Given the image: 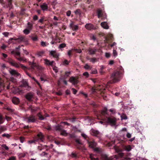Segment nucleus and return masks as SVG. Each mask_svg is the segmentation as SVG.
Instances as JSON below:
<instances>
[{
	"label": "nucleus",
	"mask_w": 160,
	"mask_h": 160,
	"mask_svg": "<svg viewBox=\"0 0 160 160\" xmlns=\"http://www.w3.org/2000/svg\"><path fill=\"white\" fill-rule=\"evenodd\" d=\"M107 112V108L104 107L98 115V118L109 123L112 125L115 126L116 124V118L113 116H109Z\"/></svg>",
	"instance_id": "obj_1"
},
{
	"label": "nucleus",
	"mask_w": 160,
	"mask_h": 160,
	"mask_svg": "<svg viewBox=\"0 0 160 160\" xmlns=\"http://www.w3.org/2000/svg\"><path fill=\"white\" fill-rule=\"evenodd\" d=\"M119 68V71L114 72L111 74L110 77L111 80L108 82V83H114L120 80L124 72V70L122 67H120Z\"/></svg>",
	"instance_id": "obj_2"
},
{
	"label": "nucleus",
	"mask_w": 160,
	"mask_h": 160,
	"mask_svg": "<svg viewBox=\"0 0 160 160\" xmlns=\"http://www.w3.org/2000/svg\"><path fill=\"white\" fill-rule=\"evenodd\" d=\"M124 154L123 153H120L118 155H115L110 157L105 156L104 160H116L119 159L120 160H130L129 159L123 157Z\"/></svg>",
	"instance_id": "obj_3"
},
{
	"label": "nucleus",
	"mask_w": 160,
	"mask_h": 160,
	"mask_svg": "<svg viewBox=\"0 0 160 160\" xmlns=\"http://www.w3.org/2000/svg\"><path fill=\"white\" fill-rule=\"evenodd\" d=\"M87 141L88 147L93 149L94 151L99 152L100 151V148L97 147V144L93 139L88 138Z\"/></svg>",
	"instance_id": "obj_4"
},
{
	"label": "nucleus",
	"mask_w": 160,
	"mask_h": 160,
	"mask_svg": "<svg viewBox=\"0 0 160 160\" xmlns=\"http://www.w3.org/2000/svg\"><path fill=\"white\" fill-rule=\"evenodd\" d=\"M21 47L19 46L16 48V51L12 50L11 52V53L14 55L16 58L20 61H22L23 62H26V59L24 58L20 57V53L19 50Z\"/></svg>",
	"instance_id": "obj_5"
},
{
	"label": "nucleus",
	"mask_w": 160,
	"mask_h": 160,
	"mask_svg": "<svg viewBox=\"0 0 160 160\" xmlns=\"http://www.w3.org/2000/svg\"><path fill=\"white\" fill-rule=\"evenodd\" d=\"M8 62L12 66L17 68H21L25 70L27 69V68L21 64H18L14 60L10 58H8L7 59Z\"/></svg>",
	"instance_id": "obj_6"
},
{
	"label": "nucleus",
	"mask_w": 160,
	"mask_h": 160,
	"mask_svg": "<svg viewBox=\"0 0 160 160\" xmlns=\"http://www.w3.org/2000/svg\"><path fill=\"white\" fill-rule=\"evenodd\" d=\"M25 120L26 122L28 123H34L36 121V119L35 118V116L32 115L26 117Z\"/></svg>",
	"instance_id": "obj_7"
},
{
	"label": "nucleus",
	"mask_w": 160,
	"mask_h": 160,
	"mask_svg": "<svg viewBox=\"0 0 160 160\" xmlns=\"http://www.w3.org/2000/svg\"><path fill=\"white\" fill-rule=\"evenodd\" d=\"M35 138L36 139H37V142H43L44 137L41 132H39L37 134V136L35 137Z\"/></svg>",
	"instance_id": "obj_8"
},
{
	"label": "nucleus",
	"mask_w": 160,
	"mask_h": 160,
	"mask_svg": "<svg viewBox=\"0 0 160 160\" xmlns=\"http://www.w3.org/2000/svg\"><path fill=\"white\" fill-rule=\"evenodd\" d=\"M24 37L22 36L19 37L18 38H10L9 39V42L10 43H11L12 42V41L14 40H15L17 41L18 42L20 43L21 42L23 41L24 40Z\"/></svg>",
	"instance_id": "obj_9"
},
{
	"label": "nucleus",
	"mask_w": 160,
	"mask_h": 160,
	"mask_svg": "<svg viewBox=\"0 0 160 160\" xmlns=\"http://www.w3.org/2000/svg\"><path fill=\"white\" fill-rule=\"evenodd\" d=\"M29 64L31 68L32 69L35 70L36 69L38 70L40 69V67L38 66L36 63L29 62Z\"/></svg>",
	"instance_id": "obj_10"
},
{
	"label": "nucleus",
	"mask_w": 160,
	"mask_h": 160,
	"mask_svg": "<svg viewBox=\"0 0 160 160\" xmlns=\"http://www.w3.org/2000/svg\"><path fill=\"white\" fill-rule=\"evenodd\" d=\"M26 73L27 75H28L31 78H32L35 82L38 85L39 88L42 89V87L39 82L34 77H32L30 74L27 72L26 71Z\"/></svg>",
	"instance_id": "obj_11"
},
{
	"label": "nucleus",
	"mask_w": 160,
	"mask_h": 160,
	"mask_svg": "<svg viewBox=\"0 0 160 160\" xmlns=\"http://www.w3.org/2000/svg\"><path fill=\"white\" fill-rule=\"evenodd\" d=\"M49 54L53 56V57L56 58H58L59 54L57 53L56 51H49Z\"/></svg>",
	"instance_id": "obj_12"
},
{
	"label": "nucleus",
	"mask_w": 160,
	"mask_h": 160,
	"mask_svg": "<svg viewBox=\"0 0 160 160\" xmlns=\"http://www.w3.org/2000/svg\"><path fill=\"white\" fill-rule=\"evenodd\" d=\"M10 74L14 77H20V74L14 70H11L10 71Z\"/></svg>",
	"instance_id": "obj_13"
},
{
	"label": "nucleus",
	"mask_w": 160,
	"mask_h": 160,
	"mask_svg": "<svg viewBox=\"0 0 160 160\" xmlns=\"http://www.w3.org/2000/svg\"><path fill=\"white\" fill-rule=\"evenodd\" d=\"M25 98L29 102L32 101L33 98V95L31 93H28L25 96Z\"/></svg>",
	"instance_id": "obj_14"
},
{
	"label": "nucleus",
	"mask_w": 160,
	"mask_h": 160,
	"mask_svg": "<svg viewBox=\"0 0 160 160\" xmlns=\"http://www.w3.org/2000/svg\"><path fill=\"white\" fill-rule=\"evenodd\" d=\"M69 81L73 85L77 84L78 83V79L73 77H71L70 78Z\"/></svg>",
	"instance_id": "obj_15"
},
{
	"label": "nucleus",
	"mask_w": 160,
	"mask_h": 160,
	"mask_svg": "<svg viewBox=\"0 0 160 160\" xmlns=\"http://www.w3.org/2000/svg\"><path fill=\"white\" fill-rule=\"evenodd\" d=\"M70 27L73 31H76L78 29V27L77 25H75L74 24L73 22H71V23L69 25Z\"/></svg>",
	"instance_id": "obj_16"
},
{
	"label": "nucleus",
	"mask_w": 160,
	"mask_h": 160,
	"mask_svg": "<svg viewBox=\"0 0 160 160\" xmlns=\"http://www.w3.org/2000/svg\"><path fill=\"white\" fill-rule=\"evenodd\" d=\"M12 101L14 104L16 105L19 104L20 102L19 98L16 97H14L12 98Z\"/></svg>",
	"instance_id": "obj_17"
},
{
	"label": "nucleus",
	"mask_w": 160,
	"mask_h": 160,
	"mask_svg": "<svg viewBox=\"0 0 160 160\" xmlns=\"http://www.w3.org/2000/svg\"><path fill=\"white\" fill-rule=\"evenodd\" d=\"M44 61L45 64L48 66H52L53 63L54 62L53 61H50L47 59H44Z\"/></svg>",
	"instance_id": "obj_18"
},
{
	"label": "nucleus",
	"mask_w": 160,
	"mask_h": 160,
	"mask_svg": "<svg viewBox=\"0 0 160 160\" xmlns=\"http://www.w3.org/2000/svg\"><path fill=\"white\" fill-rule=\"evenodd\" d=\"M85 27L86 29L88 30H91L93 29L94 28L93 25L91 23L86 24L85 25Z\"/></svg>",
	"instance_id": "obj_19"
},
{
	"label": "nucleus",
	"mask_w": 160,
	"mask_h": 160,
	"mask_svg": "<svg viewBox=\"0 0 160 160\" xmlns=\"http://www.w3.org/2000/svg\"><path fill=\"white\" fill-rule=\"evenodd\" d=\"M42 10L43 11L47 10L48 9V7L47 5L45 3H44L40 6Z\"/></svg>",
	"instance_id": "obj_20"
},
{
	"label": "nucleus",
	"mask_w": 160,
	"mask_h": 160,
	"mask_svg": "<svg viewBox=\"0 0 160 160\" xmlns=\"http://www.w3.org/2000/svg\"><path fill=\"white\" fill-rule=\"evenodd\" d=\"M101 25L103 28L104 29H108L109 28V26L108 25V24L106 22H102L101 23Z\"/></svg>",
	"instance_id": "obj_21"
},
{
	"label": "nucleus",
	"mask_w": 160,
	"mask_h": 160,
	"mask_svg": "<svg viewBox=\"0 0 160 160\" xmlns=\"http://www.w3.org/2000/svg\"><path fill=\"white\" fill-rule=\"evenodd\" d=\"M63 127L61 125H58L56 126L55 129L56 131H61L63 129Z\"/></svg>",
	"instance_id": "obj_22"
},
{
	"label": "nucleus",
	"mask_w": 160,
	"mask_h": 160,
	"mask_svg": "<svg viewBox=\"0 0 160 160\" xmlns=\"http://www.w3.org/2000/svg\"><path fill=\"white\" fill-rule=\"evenodd\" d=\"M98 18H99L103 16V13L102 10L100 9H98L97 11Z\"/></svg>",
	"instance_id": "obj_23"
},
{
	"label": "nucleus",
	"mask_w": 160,
	"mask_h": 160,
	"mask_svg": "<svg viewBox=\"0 0 160 160\" xmlns=\"http://www.w3.org/2000/svg\"><path fill=\"white\" fill-rule=\"evenodd\" d=\"M13 0H7L8 7L11 9L12 8V1Z\"/></svg>",
	"instance_id": "obj_24"
},
{
	"label": "nucleus",
	"mask_w": 160,
	"mask_h": 160,
	"mask_svg": "<svg viewBox=\"0 0 160 160\" xmlns=\"http://www.w3.org/2000/svg\"><path fill=\"white\" fill-rule=\"evenodd\" d=\"M96 51V49L95 48H90L88 49L89 54L91 55L94 54Z\"/></svg>",
	"instance_id": "obj_25"
},
{
	"label": "nucleus",
	"mask_w": 160,
	"mask_h": 160,
	"mask_svg": "<svg viewBox=\"0 0 160 160\" xmlns=\"http://www.w3.org/2000/svg\"><path fill=\"white\" fill-rule=\"evenodd\" d=\"M91 132L92 133V135L95 136H97L99 134V132L98 131L93 129H92Z\"/></svg>",
	"instance_id": "obj_26"
},
{
	"label": "nucleus",
	"mask_w": 160,
	"mask_h": 160,
	"mask_svg": "<svg viewBox=\"0 0 160 160\" xmlns=\"http://www.w3.org/2000/svg\"><path fill=\"white\" fill-rule=\"evenodd\" d=\"M7 128L4 126H0V134L2 133L3 132L6 131Z\"/></svg>",
	"instance_id": "obj_27"
},
{
	"label": "nucleus",
	"mask_w": 160,
	"mask_h": 160,
	"mask_svg": "<svg viewBox=\"0 0 160 160\" xmlns=\"http://www.w3.org/2000/svg\"><path fill=\"white\" fill-rule=\"evenodd\" d=\"M33 27V24L32 23H31L30 22H28L27 23V29L30 30V31H31L32 28Z\"/></svg>",
	"instance_id": "obj_28"
},
{
	"label": "nucleus",
	"mask_w": 160,
	"mask_h": 160,
	"mask_svg": "<svg viewBox=\"0 0 160 160\" xmlns=\"http://www.w3.org/2000/svg\"><path fill=\"white\" fill-rule=\"evenodd\" d=\"M124 148L127 151L129 152L131 150L132 148L130 145L125 146H124Z\"/></svg>",
	"instance_id": "obj_29"
},
{
	"label": "nucleus",
	"mask_w": 160,
	"mask_h": 160,
	"mask_svg": "<svg viewBox=\"0 0 160 160\" xmlns=\"http://www.w3.org/2000/svg\"><path fill=\"white\" fill-rule=\"evenodd\" d=\"M100 67L99 72L101 75H103L105 73V72L103 71V69L105 68V67L103 66H101Z\"/></svg>",
	"instance_id": "obj_30"
},
{
	"label": "nucleus",
	"mask_w": 160,
	"mask_h": 160,
	"mask_svg": "<svg viewBox=\"0 0 160 160\" xmlns=\"http://www.w3.org/2000/svg\"><path fill=\"white\" fill-rule=\"evenodd\" d=\"M16 82V80L15 79H14V78H11V82L9 83V84L7 87V89H9L10 88L11 84L13 82Z\"/></svg>",
	"instance_id": "obj_31"
},
{
	"label": "nucleus",
	"mask_w": 160,
	"mask_h": 160,
	"mask_svg": "<svg viewBox=\"0 0 160 160\" xmlns=\"http://www.w3.org/2000/svg\"><path fill=\"white\" fill-rule=\"evenodd\" d=\"M37 116L38 117V119L40 120H43L44 118L43 116L40 113H38L37 114Z\"/></svg>",
	"instance_id": "obj_32"
},
{
	"label": "nucleus",
	"mask_w": 160,
	"mask_h": 160,
	"mask_svg": "<svg viewBox=\"0 0 160 160\" xmlns=\"http://www.w3.org/2000/svg\"><path fill=\"white\" fill-rule=\"evenodd\" d=\"M70 73L71 72H66L65 73V75L63 76V78L64 79L66 78L69 76Z\"/></svg>",
	"instance_id": "obj_33"
},
{
	"label": "nucleus",
	"mask_w": 160,
	"mask_h": 160,
	"mask_svg": "<svg viewBox=\"0 0 160 160\" xmlns=\"http://www.w3.org/2000/svg\"><path fill=\"white\" fill-rule=\"evenodd\" d=\"M90 157L91 160H99L98 158H97L96 156L92 155L91 154L90 155Z\"/></svg>",
	"instance_id": "obj_34"
},
{
	"label": "nucleus",
	"mask_w": 160,
	"mask_h": 160,
	"mask_svg": "<svg viewBox=\"0 0 160 160\" xmlns=\"http://www.w3.org/2000/svg\"><path fill=\"white\" fill-rule=\"evenodd\" d=\"M5 85L3 82L1 80H0V88L1 89H4Z\"/></svg>",
	"instance_id": "obj_35"
},
{
	"label": "nucleus",
	"mask_w": 160,
	"mask_h": 160,
	"mask_svg": "<svg viewBox=\"0 0 160 160\" xmlns=\"http://www.w3.org/2000/svg\"><path fill=\"white\" fill-rule=\"evenodd\" d=\"M45 52L43 51H39L37 52V55L39 57H41L42 56L43 54Z\"/></svg>",
	"instance_id": "obj_36"
},
{
	"label": "nucleus",
	"mask_w": 160,
	"mask_h": 160,
	"mask_svg": "<svg viewBox=\"0 0 160 160\" xmlns=\"http://www.w3.org/2000/svg\"><path fill=\"white\" fill-rule=\"evenodd\" d=\"M37 140L34 137L33 140H29L28 141V142L29 144L36 143V142H37Z\"/></svg>",
	"instance_id": "obj_37"
},
{
	"label": "nucleus",
	"mask_w": 160,
	"mask_h": 160,
	"mask_svg": "<svg viewBox=\"0 0 160 160\" xmlns=\"http://www.w3.org/2000/svg\"><path fill=\"white\" fill-rule=\"evenodd\" d=\"M71 157L75 159H77L78 158V156L75 153L72 152L71 155Z\"/></svg>",
	"instance_id": "obj_38"
},
{
	"label": "nucleus",
	"mask_w": 160,
	"mask_h": 160,
	"mask_svg": "<svg viewBox=\"0 0 160 160\" xmlns=\"http://www.w3.org/2000/svg\"><path fill=\"white\" fill-rule=\"evenodd\" d=\"M30 30L27 28L25 29L23 31V33L26 35H28L29 34L30 32Z\"/></svg>",
	"instance_id": "obj_39"
},
{
	"label": "nucleus",
	"mask_w": 160,
	"mask_h": 160,
	"mask_svg": "<svg viewBox=\"0 0 160 160\" xmlns=\"http://www.w3.org/2000/svg\"><path fill=\"white\" fill-rule=\"evenodd\" d=\"M31 39L34 42L37 41L38 40V38L37 36H35L34 37H31Z\"/></svg>",
	"instance_id": "obj_40"
},
{
	"label": "nucleus",
	"mask_w": 160,
	"mask_h": 160,
	"mask_svg": "<svg viewBox=\"0 0 160 160\" xmlns=\"http://www.w3.org/2000/svg\"><path fill=\"white\" fill-rule=\"evenodd\" d=\"M4 121V119L1 114H0V124H2Z\"/></svg>",
	"instance_id": "obj_41"
},
{
	"label": "nucleus",
	"mask_w": 160,
	"mask_h": 160,
	"mask_svg": "<svg viewBox=\"0 0 160 160\" xmlns=\"http://www.w3.org/2000/svg\"><path fill=\"white\" fill-rule=\"evenodd\" d=\"M61 134L65 136H66L68 135V134L66 131L63 129L61 131Z\"/></svg>",
	"instance_id": "obj_42"
},
{
	"label": "nucleus",
	"mask_w": 160,
	"mask_h": 160,
	"mask_svg": "<svg viewBox=\"0 0 160 160\" xmlns=\"http://www.w3.org/2000/svg\"><path fill=\"white\" fill-rule=\"evenodd\" d=\"M70 62V61H68L67 60L65 59L62 62V64L64 65H68Z\"/></svg>",
	"instance_id": "obj_43"
},
{
	"label": "nucleus",
	"mask_w": 160,
	"mask_h": 160,
	"mask_svg": "<svg viewBox=\"0 0 160 160\" xmlns=\"http://www.w3.org/2000/svg\"><path fill=\"white\" fill-rule=\"evenodd\" d=\"M74 13L75 15H80L81 14V10L80 9H77L74 12Z\"/></svg>",
	"instance_id": "obj_44"
},
{
	"label": "nucleus",
	"mask_w": 160,
	"mask_h": 160,
	"mask_svg": "<svg viewBox=\"0 0 160 160\" xmlns=\"http://www.w3.org/2000/svg\"><path fill=\"white\" fill-rule=\"evenodd\" d=\"M66 46V44L65 43H63L60 44L58 47L60 49H61L62 48H65Z\"/></svg>",
	"instance_id": "obj_45"
},
{
	"label": "nucleus",
	"mask_w": 160,
	"mask_h": 160,
	"mask_svg": "<svg viewBox=\"0 0 160 160\" xmlns=\"http://www.w3.org/2000/svg\"><path fill=\"white\" fill-rule=\"evenodd\" d=\"M2 137H6L7 138H9L11 136L8 134L4 133L2 135Z\"/></svg>",
	"instance_id": "obj_46"
},
{
	"label": "nucleus",
	"mask_w": 160,
	"mask_h": 160,
	"mask_svg": "<svg viewBox=\"0 0 160 160\" xmlns=\"http://www.w3.org/2000/svg\"><path fill=\"white\" fill-rule=\"evenodd\" d=\"M22 86L23 87H26L28 86V83L26 81H24L23 82L22 85Z\"/></svg>",
	"instance_id": "obj_47"
},
{
	"label": "nucleus",
	"mask_w": 160,
	"mask_h": 160,
	"mask_svg": "<svg viewBox=\"0 0 160 160\" xmlns=\"http://www.w3.org/2000/svg\"><path fill=\"white\" fill-rule=\"evenodd\" d=\"M84 68L86 69H91V68L88 64H86L84 66Z\"/></svg>",
	"instance_id": "obj_48"
},
{
	"label": "nucleus",
	"mask_w": 160,
	"mask_h": 160,
	"mask_svg": "<svg viewBox=\"0 0 160 160\" xmlns=\"http://www.w3.org/2000/svg\"><path fill=\"white\" fill-rule=\"evenodd\" d=\"M45 128L48 130H50L51 129V126L50 125H47L45 126Z\"/></svg>",
	"instance_id": "obj_49"
},
{
	"label": "nucleus",
	"mask_w": 160,
	"mask_h": 160,
	"mask_svg": "<svg viewBox=\"0 0 160 160\" xmlns=\"http://www.w3.org/2000/svg\"><path fill=\"white\" fill-rule=\"evenodd\" d=\"M41 45L43 47H46L47 46L46 42L43 41H42L41 42Z\"/></svg>",
	"instance_id": "obj_50"
},
{
	"label": "nucleus",
	"mask_w": 160,
	"mask_h": 160,
	"mask_svg": "<svg viewBox=\"0 0 160 160\" xmlns=\"http://www.w3.org/2000/svg\"><path fill=\"white\" fill-rule=\"evenodd\" d=\"M90 62H91L93 63H94L95 62H96L97 59L94 58H92L90 59Z\"/></svg>",
	"instance_id": "obj_51"
},
{
	"label": "nucleus",
	"mask_w": 160,
	"mask_h": 160,
	"mask_svg": "<svg viewBox=\"0 0 160 160\" xmlns=\"http://www.w3.org/2000/svg\"><path fill=\"white\" fill-rule=\"evenodd\" d=\"M2 147L7 150H9V148L5 144L2 145Z\"/></svg>",
	"instance_id": "obj_52"
},
{
	"label": "nucleus",
	"mask_w": 160,
	"mask_h": 160,
	"mask_svg": "<svg viewBox=\"0 0 160 160\" xmlns=\"http://www.w3.org/2000/svg\"><path fill=\"white\" fill-rule=\"evenodd\" d=\"M97 73V71L96 69H94L92 70L91 73L92 74H96Z\"/></svg>",
	"instance_id": "obj_53"
},
{
	"label": "nucleus",
	"mask_w": 160,
	"mask_h": 160,
	"mask_svg": "<svg viewBox=\"0 0 160 160\" xmlns=\"http://www.w3.org/2000/svg\"><path fill=\"white\" fill-rule=\"evenodd\" d=\"M91 91H92V93H94L96 92V91L97 90V89H96L94 87H92L91 88Z\"/></svg>",
	"instance_id": "obj_54"
},
{
	"label": "nucleus",
	"mask_w": 160,
	"mask_h": 160,
	"mask_svg": "<svg viewBox=\"0 0 160 160\" xmlns=\"http://www.w3.org/2000/svg\"><path fill=\"white\" fill-rule=\"evenodd\" d=\"M16 157L14 156H12L10 157L7 160H16Z\"/></svg>",
	"instance_id": "obj_55"
},
{
	"label": "nucleus",
	"mask_w": 160,
	"mask_h": 160,
	"mask_svg": "<svg viewBox=\"0 0 160 160\" xmlns=\"http://www.w3.org/2000/svg\"><path fill=\"white\" fill-rule=\"evenodd\" d=\"M83 75L84 76H85L86 78H88L89 77V74L88 72H85L84 73H83Z\"/></svg>",
	"instance_id": "obj_56"
},
{
	"label": "nucleus",
	"mask_w": 160,
	"mask_h": 160,
	"mask_svg": "<svg viewBox=\"0 0 160 160\" xmlns=\"http://www.w3.org/2000/svg\"><path fill=\"white\" fill-rule=\"evenodd\" d=\"M6 109L8 110V111H10V112H13L14 111V109H12V108H10L9 107H8L7 108H6Z\"/></svg>",
	"instance_id": "obj_57"
},
{
	"label": "nucleus",
	"mask_w": 160,
	"mask_h": 160,
	"mask_svg": "<svg viewBox=\"0 0 160 160\" xmlns=\"http://www.w3.org/2000/svg\"><path fill=\"white\" fill-rule=\"evenodd\" d=\"M48 154V153H46L44 152H43L40 154V155L41 156H45L46 155H47Z\"/></svg>",
	"instance_id": "obj_58"
},
{
	"label": "nucleus",
	"mask_w": 160,
	"mask_h": 160,
	"mask_svg": "<svg viewBox=\"0 0 160 160\" xmlns=\"http://www.w3.org/2000/svg\"><path fill=\"white\" fill-rule=\"evenodd\" d=\"M44 17H42L39 20L38 22L42 23L44 21Z\"/></svg>",
	"instance_id": "obj_59"
},
{
	"label": "nucleus",
	"mask_w": 160,
	"mask_h": 160,
	"mask_svg": "<svg viewBox=\"0 0 160 160\" xmlns=\"http://www.w3.org/2000/svg\"><path fill=\"white\" fill-rule=\"evenodd\" d=\"M71 14V11L70 10L66 12V15L67 16L69 17Z\"/></svg>",
	"instance_id": "obj_60"
},
{
	"label": "nucleus",
	"mask_w": 160,
	"mask_h": 160,
	"mask_svg": "<svg viewBox=\"0 0 160 160\" xmlns=\"http://www.w3.org/2000/svg\"><path fill=\"white\" fill-rule=\"evenodd\" d=\"M24 139H25V138H24L22 137H20V140L21 142L22 143H23L24 142Z\"/></svg>",
	"instance_id": "obj_61"
},
{
	"label": "nucleus",
	"mask_w": 160,
	"mask_h": 160,
	"mask_svg": "<svg viewBox=\"0 0 160 160\" xmlns=\"http://www.w3.org/2000/svg\"><path fill=\"white\" fill-rule=\"evenodd\" d=\"M5 118L7 121H10L11 120V118L10 117L5 116Z\"/></svg>",
	"instance_id": "obj_62"
},
{
	"label": "nucleus",
	"mask_w": 160,
	"mask_h": 160,
	"mask_svg": "<svg viewBox=\"0 0 160 160\" xmlns=\"http://www.w3.org/2000/svg\"><path fill=\"white\" fill-rule=\"evenodd\" d=\"M72 91L73 93L74 94H76L77 92V91L74 88H72Z\"/></svg>",
	"instance_id": "obj_63"
},
{
	"label": "nucleus",
	"mask_w": 160,
	"mask_h": 160,
	"mask_svg": "<svg viewBox=\"0 0 160 160\" xmlns=\"http://www.w3.org/2000/svg\"><path fill=\"white\" fill-rule=\"evenodd\" d=\"M38 150L40 151H42L43 149L42 146V145H41V146H38Z\"/></svg>",
	"instance_id": "obj_64"
}]
</instances>
